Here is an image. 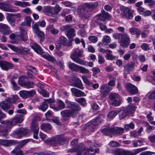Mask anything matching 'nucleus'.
I'll use <instances>...</instances> for the list:
<instances>
[{
	"label": "nucleus",
	"mask_w": 155,
	"mask_h": 155,
	"mask_svg": "<svg viewBox=\"0 0 155 155\" xmlns=\"http://www.w3.org/2000/svg\"><path fill=\"white\" fill-rule=\"evenodd\" d=\"M112 90V88L107 84H103L100 87V95L103 97H105L108 95V93Z\"/></svg>",
	"instance_id": "f8f14e48"
},
{
	"label": "nucleus",
	"mask_w": 155,
	"mask_h": 155,
	"mask_svg": "<svg viewBox=\"0 0 155 155\" xmlns=\"http://www.w3.org/2000/svg\"><path fill=\"white\" fill-rule=\"evenodd\" d=\"M107 12H104V13L98 14L95 17V21L97 23H99L100 21H104L106 18H110L111 17Z\"/></svg>",
	"instance_id": "2eb2a0df"
},
{
	"label": "nucleus",
	"mask_w": 155,
	"mask_h": 155,
	"mask_svg": "<svg viewBox=\"0 0 155 155\" xmlns=\"http://www.w3.org/2000/svg\"><path fill=\"white\" fill-rule=\"evenodd\" d=\"M121 103V100L120 98L117 100L113 101L111 103V104L114 106L118 107L119 106Z\"/></svg>",
	"instance_id": "603ef678"
},
{
	"label": "nucleus",
	"mask_w": 155,
	"mask_h": 155,
	"mask_svg": "<svg viewBox=\"0 0 155 155\" xmlns=\"http://www.w3.org/2000/svg\"><path fill=\"white\" fill-rule=\"evenodd\" d=\"M46 30V31H50L51 34L54 35H57L59 32V30L55 28L52 25H49L47 26Z\"/></svg>",
	"instance_id": "cd10ccee"
},
{
	"label": "nucleus",
	"mask_w": 155,
	"mask_h": 155,
	"mask_svg": "<svg viewBox=\"0 0 155 155\" xmlns=\"http://www.w3.org/2000/svg\"><path fill=\"white\" fill-rule=\"evenodd\" d=\"M106 51L107 52L106 53V55L105 56V58L107 60H113L117 59L118 57H117L112 55V51H111L107 49Z\"/></svg>",
	"instance_id": "c756f323"
},
{
	"label": "nucleus",
	"mask_w": 155,
	"mask_h": 155,
	"mask_svg": "<svg viewBox=\"0 0 155 155\" xmlns=\"http://www.w3.org/2000/svg\"><path fill=\"white\" fill-rule=\"evenodd\" d=\"M105 118V116L104 114H100L94 119L92 121L87 123L86 126H88L89 127H94L95 128L96 126L102 123L104 119Z\"/></svg>",
	"instance_id": "6e6552de"
},
{
	"label": "nucleus",
	"mask_w": 155,
	"mask_h": 155,
	"mask_svg": "<svg viewBox=\"0 0 155 155\" xmlns=\"http://www.w3.org/2000/svg\"><path fill=\"white\" fill-rule=\"evenodd\" d=\"M20 35L19 37L24 41H27L28 39V36L26 31L22 27L20 28Z\"/></svg>",
	"instance_id": "7c9ffc66"
},
{
	"label": "nucleus",
	"mask_w": 155,
	"mask_h": 155,
	"mask_svg": "<svg viewBox=\"0 0 155 155\" xmlns=\"http://www.w3.org/2000/svg\"><path fill=\"white\" fill-rule=\"evenodd\" d=\"M147 148V147H144L140 148H138L135 149L134 150L133 152H132L129 151H128V154L129 155H135L140 152L146 150Z\"/></svg>",
	"instance_id": "4c0bfd02"
},
{
	"label": "nucleus",
	"mask_w": 155,
	"mask_h": 155,
	"mask_svg": "<svg viewBox=\"0 0 155 155\" xmlns=\"http://www.w3.org/2000/svg\"><path fill=\"white\" fill-rule=\"evenodd\" d=\"M62 138L60 136H58L54 138H49L45 140V142L53 145L60 144L62 140Z\"/></svg>",
	"instance_id": "4468645a"
},
{
	"label": "nucleus",
	"mask_w": 155,
	"mask_h": 155,
	"mask_svg": "<svg viewBox=\"0 0 155 155\" xmlns=\"http://www.w3.org/2000/svg\"><path fill=\"white\" fill-rule=\"evenodd\" d=\"M61 31H66V34L69 39H72L75 35V31L72 28L71 25H66L61 27L60 28Z\"/></svg>",
	"instance_id": "0eeeda50"
},
{
	"label": "nucleus",
	"mask_w": 155,
	"mask_h": 155,
	"mask_svg": "<svg viewBox=\"0 0 155 155\" xmlns=\"http://www.w3.org/2000/svg\"><path fill=\"white\" fill-rule=\"evenodd\" d=\"M68 67L72 71H78L79 65L72 62H69L68 64Z\"/></svg>",
	"instance_id": "e433bc0d"
},
{
	"label": "nucleus",
	"mask_w": 155,
	"mask_h": 155,
	"mask_svg": "<svg viewBox=\"0 0 155 155\" xmlns=\"http://www.w3.org/2000/svg\"><path fill=\"white\" fill-rule=\"evenodd\" d=\"M0 31L5 35H9L12 32L8 25L2 23H0Z\"/></svg>",
	"instance_id": "aec40b11"
},
{
	"label": "nucleus",
	"mask_w": 155,
	"mask_h": 155,
	"mask_svg": "<svg viewBox=\"0 0 155 155\" xmlns=\"http://www.w3.org/2000/svg\"><path fill=\"white\" fill-rule=\"evenodd\" d=\"M78 71H79L80 73H81L87 74L89 73V72L88 69L80 66H79Z\"/></svg>",
	"instance_id": "6e6d98bb"
},
{
	"label": "nucleus",
	"mask_w": 155,
	"mask_h": 155,
	"mask_svg": "<svg viewBox=\"0 0 155 155\" xmlns=\"http://www.w3.org/2000/svg\"><path fill=\"white\" fill-rule=\"evenodd\" d=\"M35 33L36 34V35L40 39L41 42H43L45 37V34L44 33L40 30Z\"/></svg>",
	"instance_id": "ea45409f"
},
{
	"label": "nucleus",
	"mask_w": 155,
	"mask_h": 155,
	"mask_svg": "<svg viewBox=\"0 0 155 155\" xmlns=\"http://www.w3.org/2000/svg\"><path fill=\"white\" fill-rule=\"evenodd\" d=\"M134 63L132 62H130L124 66V70L128 72L133 70L134 68Z\"/></svg>",
	"instance_id": "c9c22d12"
},
{
	"label": "nucleus",
	"mask_w": 155,
	"mask_h": 155,
	"mask_svg": "<svg viewBox=\"0 0 155 155\" xmlns=\"http://www.w3.org/2000/svg\"><path fill=\"white\" fill-rule=\"evenodd\" d=\"M83 51L77 48L74 50L73 54L71 55L70 58L76 63L81 65H86V62L79 58L82 57Z\"/></svg>",
	"instance_id": "20e7f679"
},
{
	"label": "nucleus",
	"mask_w": 155,
	"mask_h": 155,
	"mask_svg": "<svg viewBox=\"0 0 155 155\" xmlns=\"http://www.w3.org/2000/svg\"><path fill=\"white\" fill-rule=\"evenodd\" d=\"M10 131V129H5L2 130L0 131V135L3 137H4L6 135L8 132H9Z\"/></svg>",
	"instance_id": "0e129e2a"
},
{
	"label": "nucleus",
	"mask_w": 155,
	"mask_h": 155,
	"mask_svg": "<svg viewBox=\"0 0 155 155\" xmlns=\"http://www.w3.org/2000/svg\"><path fill=\"white\" fill-rule=\"evenodd\" d=\"M52 126L49 123H44L41 125V128L45 130H50L52 129Z\"/></svg>",
	"instance_id": "c03bdc74"
},
{
	"label": "nucleus",
	"mask_w": 155,
	"mask_h": 155,
	"mask_svg": "<svg viewBox=\"0 0 155 155\" xmlns=\"http://www.w3.org/2000/svg\"><path fill=\"white\" fill-rule=\"evenodd\" d=\"M113 37L115 39H118L120 45L123 48L127 47L130 43V36L126 33H115Z\"/></svg>",
	"instance_id": "f257e3e1"
},
{
	"label": "nucleus",
	"mask_w": 155,
	"mask_h": 155,
	"mask_svg": "<svg viewBox=\"0 0 155 155\" xmlns=\"http://www.w3.org/2000/svg\"><path fill=\"white\" fill-rule=\"evenodd\" d=\"M11 82L12 85L13 90H18L20 88L17 86L16 83L13 80H11Z\"/></svg>",
	"instance_id": "338daca9"
},
{
	"label": "nucleus",
	"mask_w": 155,
	"mask_h": 155,
	"mask_svg": "<svg viewBox=\"0 0 155 155\" xmlns=\"http://www.w3.org/2000/svg\"><path fill=\"white\" fill-rule=\"evenodd\" d=\"M127 90L132 94H135L138 92V91L137 87L134 85L128 83L126 87Z\"/></svg>",
	"instance_id": "6ab92c4d"
},
{
	"label": "nucleus",
	"mask_w": 155,
	"mask_h": 155,
	"mask_svg": "<svg viewBox=\"0 0 155 155\" xmlns=\"http://www.w3.org/2000/svg\"><path fill=\"white\" fill-rule=\"evenodd\" d=\"M11 104L6 99L5 100L0 103V107L5 112L8 111V110L10 109Z\"/></svg>",
	"instance_id": "b1692460"
},
{
	"label": "nucleus",
	"mask_w": 155,
	"mask_h": 155,
	"mask_svg": "<svg viewBox=\"0 0 155 155\" xmlns=\"http://www.w3.org/2000/svg\"><path fill=\"white\" fill-rule=\"evenodd\" d=\"M27 69L29 71H30L33 73L36 74L38 73V71H37L36 68L34 67L30 66H28L26 67Z\"/></svg>",
	"instance_id": "13d9d810"
},
{
	"label": "nucleus",
	"mask_w": 155,
	"mask_h": 155,
	"mask_svg": "<svg viewBox=\"0 0 155 155\" xmlns=\"http://www.w3.org/2000/svg\"><path fill=\"white\" fill-rule=\"evenodd\" d=\"M119 113V111L112 110L110 111L107 114V117L109 119H112L115 117Z\"/></svg>",
	"instance_id": "a18cd8bd"
},
{
	"label": "nucleus",
	"mask_w": 155,
	"mask_h": 155,
	"mask_svg": "<svg viewBox=\"0 0 155 155\" xmlns=\"http://www.w3.org/2000/svg\"><path fill=\"white\" fill-rule=\"evenodd\" d=\"M17 141L14 140H6L0 139V145L8 147L16 144Z\"/></svg>",
	"instance_id": "4be33fe9"
},
{
	"label": "nucleus",
	"mask_w": 155,
	"mask_h": 155,
	"mask_svg": "<svg viewBox=\"0 0 155 155\" xmlns=\"http://www.w3.org/2000/svg\"><path fill=\"white\" fill-rule=\"evenodd\" d=\"M61 9V7L58 5H56L54 7L48 5L44 7L43 12L47 15L55 17L58 15Z\"/></svg>",
	"instance_id": "f03ea898"
},
{
	"label": "nucleus",
	"mask_w": 155,
	"mask_h": 155,
	"mask_svg": "<svg viewBox=\"0 0 155 155\" xmlns=\"http://www.w3.org/2000/svg\"><path fill=\"white\" fill-rule=\"evenodd\" d=\"M0 9L6 12H14L15 10L11 8V5L7 3L2 2L0 3Z\"/></svg>",
	"instance_id": "412c9836"
},
{
	"label": "nucleus",
	"mask_w": 155,
	"mask_h": 155,
	"mask_svg": "<svg viewBox=\"0 0 155 155\" xmlns=\"http://www.w3.org/2000/svg\"><path fill=\"white\" fill-rule=\"evenodd\" d=\"M110 41V38L108 36L105 35L103 37L102 41L103 43L104 44H106L109 43Z\"/></svg>",
	"instance_id": "680f3d73"
},
{
	"label": "nucleus",
	"mask_w": 155,
	"mask_h": 155,
	"mask_svg": "<svg viewBox=\"0 0 155 155\" xmlns=\"http://www.w3.org/2000/svg\"><path fill=\"white\" fill-rule=\"evenodd\" d=\"M83 7L88 10L89 11L92 12L93 10L96 8L98 5L97 2H90L84 3L83 5H81Z\"/></svg>",
	"instance_id": "dca6fc26"
},
{
	"label": "nucleus",
	"mask_w": 155,
	"mask_h": 155,
	"mask_svg": "<svg viewBox=\"0 0 155 155\" xmlns=\"http://www.w3.org/2000/svg\"><path fill=\"white\" fill-rule=\"evenodd\" d=\"M144 2L145 3H148L150 7L155 5V1L154 0H144Z\"/></svg>",
	"instance_id": "69168bd1"
},
{
	"label": "nucleus",
	"mask_w": 155,
	"mask_h": 155,
	"mask_svg": "<svg viewBox=\"0 0 155 155\" xmlns=\"http://www.w3.org/2000/svg\"><path fill=\"white\" fill-rule=\"evenodd\" d=\"M124 131V129L122 128L115 127H107L103 129L101 131L105 135L111 137L112 134L116 135L121 134Z\"/></svg>",
	"instance_id": "7ed1b4c3"
},
{
	"label": "nucleus",
	"mask_w": 155,
	"mask_h": 155,
	"mask_svg": "<svg viewBox=\"0 0 155 155\" xmlns=\"http://www.w3.org/2000/svg\"><path fill=\"white\" fill-rule=\"evenodd\" d=\"M7 62V61L0 60V67L3 70L5 71Z\"/></svg>",
	"instance_id": "052dcab7"
},
{
	"label": "nucleus",
	"mask_w": 155,
	"mask_h": 155,
	"mask_svg": "<svg viewBox=\"0 0 155 155\" xmlns=\"http://www.w3.org/2000/svg\"><path fill=\"white\" fill-rule=\"evenodd\" d=\"M67 40V39L66 38L63 36H61L59 40L55 44L56 48L57 49H59L61 48L62 45H66Z\"/></svg>",
	"instance_id": "5701e85b"
},
{
	"label": "nucleus",
	"mask_w": 155,
	"mask_h": 155,
	"mask_svg": "<svg viewBox=\"0 0 155 155\" xmlns=\"http://www.w3.org/2000/svg\"><path fill=\"white\" fill-rule=\"evenodd\" d=\"M3 122L2 123H3L7 127L10 128L13 126L15 125V123L13 122L12 119H11V121L10 120H6L2 121Z\"/></svg>",
	"instance_id": "37998d69"
},
{
	"label": "nucleus",
	"mask_w": 155,
	"mask_h": 155,
	"mask_svg": "<svg viewBox=\"0 0 155 155\" xmlns=\"http://www.w3.org/2000/svg\"><path fill=\"white\" fill-rule=\"evenodd\" d=\"M123 13H122L123 18L131 19L133 17L134 11L130 10L128 7H124L122 8Z\"/></svg>",
	"instance_id": "ddd939ff"
},
{
	"label": "nucleus",
	"mask_w": 155,
	"mask_h": 155,
	"mask_svg": "<svg viewBox=\"0 0 155 155\" xmlns=\"http://www.w3.org/2000/svg\"><path fill=\"white\" fill-rule=\"evenodd\" d=\"M19 94L20 96L24 99L28 98L27 91H21L19 92Z\"/></svg>",
	"instance_id": "bf43d9fd"
},
{
	"label": "nucleus",
	"mask_w": 155,
	"mask_h": 155,
	"mask_svg": "<svg viewBox=\"0 0 155 155\" xmlns=\"http://www.w3.org/2000/svg\"><path fill=\"white\" fill-rule=\"evenodd\" d=\"M71 91L72 94L76 97L84 96L86 95L85 93L76 88H73L71 89Z\"/></svg>",
	"instance_id": "393cba45"
},
{
	"label": "nucleus",
	"mask_w": 155,
	"mask_h": 155,
	"mask_svg": "<svg viewBox=\"0 0 155 155\" xmlns=\"http://www.w3.org/2000/svg\"><path fill=\"white\" fill-rule=\"evenodd\" d=\"M42 56L49 61L53 62H55L56 61V60L54 57L51 56L48 53H44L42 54Z\"/></svg>",
	"instance_id": "58836bf2"
},
{
	"label": "nucleus",
	"mask_w": 155,
	"mask_h": 155,
	"mask_svg": "<svg viewBox=\"0 0 155 155\" xmlns=\"http://www.w3.org/2000/svg\"><path fill=\"white\" fill-rule=\"evenodd\" d=\"M29 141V139L24 140L20 141L19 143V147L21 148L25 145Z\"/></svg>",
	"instance_id": "774afa93"
},
{
	"label": "nucleus",
	"mask_w": 155,
	"mask_h": 155,
	"mask_svg": "<svg viewBox=\"0 0 155 155\" xmlns=\"http://www.w3.org/2000/svg\"><path fill=\"white\" fill-rule=\"evenodd\" d=\"M31 130H33L34 134L33 137L36 139H38V134L39 132V128L38 127H31Z\"/></svg>",
	"instance_id": "de8ad7c7"
},
{
	"label": "nucleus",
	"mask_w": 155,
	"mask_h": 155,
	"mask_svg": "<svg viewBox=\"0 0 155 155\" xmlns=\"http://www.w3.org/2000/svg\"><path fill=\"white\" fill-rule=\"evenodd\" d=\"M78 142V140H73L71 143L73 149H70L69 150L71 152H77V155H81L82 151H83L85 149V146L82 143H81L79 145H77Z\"/></svg>",
	"instance_id": "423d86ee"
},
{
	"label": "nucleus",
	"mask_w": 155,
	"mask_h": 155,
	"mask_svg": "<svg viewBox=\"0 0 155 155\" xmlns=\"http://www.w3.org/2000/svg\"><path fill=\"white\" fill-rule=\"evenodd\" d=\"M94 149L92 147L90 146L89 147L87 148L85 150V148L82 151V153L83 152V155H91L92 153L89 152V151L91 152H94Z\"/></svg>",
	"instance_id": "49530a36"
},
{
	"label": "nucleus",
	"mask_w": 155,
	"mask_h": 155,
	"mask_svg": "<svg viewBox=\"0 0 155 155\" xmlns=\"http://www.w3.org/2000/svg\"><path fill=\"white\" fill-rule=\"evenodd\" d=\"M34 86V83L33 81L25 82L24 83L23 87L27 88H33Z\"/></svg>",
	"instance_id": "8fccbe9b"
},
{
	"label": "nucleus",
	"mask_w": 155,
	"mask_h": 155,
	"mask_svg": "<svg viewBox=\"0 0 155 155\" xmlns=\"http://www.w3.org/2000/svg\"><path fill=\"white\" fill-rule=\"evenodd\" d=\"M76 101L83 106H84L86 104V100L83 97L76 99Z\"/></svg>",
	"instance_id": "5fc2aeb1"
},
{
	"label": "nucleus",
	"mask_w": 155,
	"mask_h": 155,
	"mask_svg": "<svg viewBox=\"0 0 155 155\" xmlns=\"http://www.w3.org/2000/svg\"><path fill=\"white\" fill-rule=\"evenodd\" d=\"M31 18L28 16L25 17L24 21L22 23L24 25L30 27L31 25Z\"/></svg>",
	"instance_id": "09e8293b"
},
{
	"label": "nucleus",
	"mask_w": 155,
	"mask_h": 155,
	"mask_svg": "<svg viewBox=\"0 0 155 155\" xmlns=\"http://www.w3.org/2000/svg\"><path fill=\"white\" fill-rule=\"evenodd\" d=\"M24 116L21 114H18L17 116H15L12 120L13 122L15 123L16 125L17 124L19 123H21L23 120Z\"/></svg>",
	"instance_id": "473e14b6"
},
{
	"label": "nucleus",
	"mask_w": 155,
	"mask_h": 155,
	"mask_svg": "<svg viewBox=\"0 0 155 155\" xmlns=\"http://www.w3.org/2000/svg\"><path fill=\"white\" fill-rule=\"evenodd\" d=\"M13 155H22L23 152L21 150L16 148L14 149L12 151Z\"/></svg>",
	"instance_id": "3c124183"
},
{
	"label": "nucleus",
	"mask_w": 155,
	"mask_h": 155,
	"mask_svg": "<svg viewBox=\"0 0 155 155\" xmlns=\"http://www.w3.org/2000/svg\"><path fill=\"white\" fill-rule=\"evenodd\" d=\"M74 86L77 87L81 89H83L84 88L83 85L81 82L80 80L78 78H75L74 79Z\"/></svg>",
	"instance_id": "72a5a7b5"
},
{
	"label": "nucleus",
	"mask_w": 155,
	"mask_h": 155,
	"mask_svg": "<svg viewBox=\"0 0 155 155\" xmlns=\"http://www.w3.org/2000/svg\"><path fill=\"white\" fill-rule=\"evenodd\" d=\"M18 98V96L17 95H11L6 99L11 104L12 103H14L15 101Z\"/></svg>",
	"instance_id": "a19ab883"
},
{
	"label": "nucleus",
	"mask_w": 155,
	"mask_h": 155,
	"mask_svg": "<svg viewBox=\"0 0 155 155\" xmlns=\"http://www.w3.org/2000/svg\"><path fill=\"white\" fill-rule=\"evenodd\" d=\"M56 103L57 105V107L51 105L50 107L57 111L63 110L65 108L66 105L64 102L61 100L58 99Z\"/></svg>",
	"instance_id": "f3484780"
},
{
	"label": "nucleus",
	"mask_w": 155,
	"mask_h": 155,
	"mask_svg": "<svg viewBox=\"0 0 155 155\" xmlns=\"http://www.w3.org/2000/svg\"><path fill=\"white\" fill-rule=\"evenodd\" d=\"M146 132L147 133H150L151 132L152 130L154 129V127L153 126H150L148 123H147L146 124Z\"/></svg>",
	"instance_id": "e2e57ef3"
},
{
	"label": "nucleus",
	"mask_w": 155,
	"mask_h": 155,
	"mask_svg": "<svg viewBox=\"0 0 155 155\" xmlns=\"http://www.w3.org/2000/svg\"><path fill=\"white\" fill-rule=\"evenodd\" d=\"M39 118L38 116L34 117L32 121L31 127H38V124L36 123V120Z\"/></svg>",
	"instance_id": "4d7b16f0"
},
{
	"label": "nucleus",
	"mask_w": 155,
	"mask_h": 155,
	"mask_svg": "<svg viewBox=\"0 0 155 155\" xmlns=\"http://www.w3.org/2000/svg\"><path fill=\"white\" fill-rule=\"evenodd\" d=\"M109 97L112 101L120 98L119 95L116 93L110 94Z\"/></svg>",
	"instance_id": "79ce46f5"
},
{
	"label": "nucleus",
	"mask_w": 155,
	"mask_h": 155,
	"mask_svg": "<svg viewBox=\"0 0 155 155\" xmlns=\"http://www.w3.org/2000/svg\"><path fill=\"white\" fill-rule=\"evenodd\" d=\"M136 107L135 106L129 105L127 107L121 109L119 111V117L120 120L125 118L126 117L134 112Z\"/></svg>",
	"instance_id": "39448f33"
},
{
	"label": "nucleus",
	"mask_w": 155,
	"mask_h": 155,
	"mask_svg": "<svg viewBox=\"0 0 155 155\" xmlns=\"http://www.w3.org/2000/svg\"><path fill=\"white\" fill-rule=\"evenodd\" d=\"M32 47L37 53L42 54V50L41 47L37 44L34 43L33 45L32 46Z\"/></svg>",
	"instance_id": "f704fd0d"
},
{
	"label": "nucleus",
	"mask_w": 155,
	"mask_h": 155,
	"mask_svg": "<svg viewBox=\"0 0 155 155\" xmlns=\"http://www.w3.org/2000/svg\"><path fill=\"white\" fill-rule=\"evenodd\" d=\"M12 3L14 5L20 6L22 8H25L27 6H29L30 5L28 2H22L20 1L13 0Z\"/></svg>",
	"instance_id": "bb28decb"
},
{
	"label": "nucleus",
	"mask_w": 155,
	"mask_h": 155,
	"mask_svg": "<svg viewBox=\"0 0 155 155\" xmlns=\"http://www.w3.org/2000/svg\"><path fill=\"white\" fill-rule=\"evenodd\" d=\"M28 130L26 128H21L16 132L15 134L18 136L19 138L26 136L28 133Z\"/></svg>",
	"instance_id": "a878e982"
},
{
	"label": "nucleus",
	"mask_w": 155,
	"mask_h": 155,
	"mask_svg": "<svg viewBox=\"0 0 155 155\" xmlns=\"http://www.w3.org/2000/svg\"><path fill=\"white\" fill-rule=\"evenodd\" d=\"M65 103L67 105V107L68 108V109L70 110V111L74 115L75 112L81 110L80 107L76 103L66 100Z\"/></svg>",
	"instance_id": "9d476101"
},
{
	"label": "nucleus",
	"mask_w": 155,
	"mask_h": 155,
	"mask_svg": "<svg viewBox=\"0 0 155 155\" xmlns=\"http://www.w3.org/2000/svg\"><path fill=\"white\" fill-rule=\"evenodd\" d=\"M48 107V105L44 101L43 102L42 104L40 105L39 108L43 111H45L46 110Z\"/></svg>",
	"instance_id": "864d4df0"
},
{
	"label": "nucleus",
	"mask_w": 155,
	"mask_h": 155,
	"mask_svg": "<svg viewBox=\"0 0 155 155\" xmlns=\"http://www.w3.org/2000/svg\"><path fill=\"white\" fill-rule=\"evenodd\" d=\"M8 46L15 52L20 54L26 55L29 52V50L27 48L23 47L17 48L12 45H8Z\"/></svg>",
	"instance_id": "9b49d317"
},
{
	"label": "nucleus",
	"mask_w": 155,
	"mask_h": 155,
	"mask_svg": "<svg viewBox=\"0 0 155 155\" xmlns=\"http://www.w3.org/2000/svg\"><path fill=\"white\" fill-rule=\"evenodd\" d=\"M77 11L78 15L83 18L88 19L91 16V12L83 7L82 5H80L78 7Z\"/></svg>",
	"instance_id": "1a4fd4ad"
},
{
	"label": "nucleus",
	"mask_w": 155,
	"mask_h": 155,
	"mask_svg": "<svg viewBox=\"0 0 155 155\" xmlns=\"http://www.w3.org/2000/svg\"><path fill=\"white\" fill-rule=\"evenodd\" d=\"M114 155H129L128 151L116 149L114 151Z\"/></svg>",
	"instance_id": "2f4dec72"
},
{
	"label": "nucleus",
	"mask_w": 155,
	"mask_h": 155,
	"mask_svg": "<svg viewBox=\"0 0 155 155\" xmlns=\"http://www.w3.org/2000/svg\"><path fill=\"white\" fill-rule=\"evenodd\" d=\"M129 31L132 35H136L137 38H138L140 35V30L136 28L132 27L130 28Z\"/></svg>",
	"instance_id": "c85d7f7f"
},
{
	"label": "nucleus",
	"mask_w": 155,
	"mask_h": 155,
	"mask_svg": "<svg viewBox=\"0 0 155 155\" xmlns=\"http://www.w3.org/2000/svg\"><path fill=\"white\" fill-rule=\"evenodd\" d=\"M60 113L63 120L65 121L69 119L71 117H73L74 115L70 111V109H65L62 110Z\"/></svg>",
	"instance_id": "a211bd4d"
}]
</instances>
